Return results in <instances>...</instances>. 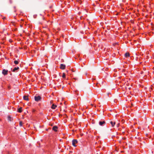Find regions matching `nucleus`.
<instances>
[{
    "label": "nucleus",
    "mask_w": 154,
    "mask_h": 154,
    "mask_svg": "<svg viewBox=\"0 0 154 154\" xmlns=\"http://www.w3.org/2000/svg\"><path fill=\"white\" fill-rule=\"evenodd\" d=\"M34 98L35 100L38 102L41 100V97L40 96H35Z\"/></svg>",
    "instance_id": "nucleus-1"
},
{
    "label": "nucleus",
    "mask_w": 154,
    "mask_h": 154,
    "mask_svg": "<svg viewBox=\"0 0 154 154\" xmlns=\"http://www.w3.org/2000/svg\"><path fill=\"white\" fill-rule=\"evenodd\" d=\"M78 143V141L77 140L75 139H74L72 141V145L74 146H76V144Z\"/></svg>",
    "instance_id": "nucleus-2"
},
{
    "label": "nucleus",
    "mask_w": 154,
    "mask_h": 154,
    "mask_svg": "<svg viewBox=\"0 0 154 154\" xmlns=\"http://www.w3.org/2000/svg\"><path fill=\"white\" fill-rule=\"evenodd\" d=\"M8 70H6L5 69H4L2 70V73L4 75H5L8 74Z\"/></svg>",
    "instance_id": "nucleus-3"
},
{
    "label": "nucleus",
    "mask_w": 154,
    "mask_h": 154,
    "mask_svg": "<svg viewBox=\"0 0 154 154\" xmlns=\"http://www.w3.org/2000/svg\"><path fill=\"white\" fill-rule=\"evenodd\" d=\"M109 124H110L113 127L116 124V122L114 121H111L109 122Z\"/></svg>",
    "instance_id": "nucleus-4"
},
{
    "label": "nucleus",
    "mask_w": 154,
    "mask_h": 154,
    "mask_svg": "<svg viewBox=\"0 0 154 154\" xmlns=\"http://www.w3.org/2000/svg\"><path fill=\"white\" fill-rule=\"evenodd\" d=\"M66 66L63 64H61L60 66V68L62 69H65Z\"/></svg>",
    "instance_id": "nucleus-5"
},
{
    "label": "nucleus",
    "mask_w": 154,
    "mask_h": 154,
    "mask_svg": "<svg viewBox=\"0 0 154 154\" xmlns=\"http://www.w3.org/2000/svg\"><path fill=\"white\" fill-rule=\"evenodd\" d=\"M105 124V122L104 121H100L99 124L100 125L103 126Z\"/></svg>",
    "instance_id": "nucleus-6"
},
{
    "label": "nucleus",
    "mask_w": 154,
    "mask_h": 154,
    "mask_svg": "<svg viewBox=\"0 0 154 154\" xmlns=\"http://www.w3.org/2000/svg\"><path fill=\"white\" fill-rule=\"evenodd\" d=\"M19 68L18 67H15L13 70H12V71L13 72H16V71L19 70Z\"/></svg>",
    "instance_id": "nucleus-7"
},
{
    "label": "nucleus",
    "mask_w": 154,
    "mask_h": 154,
    "mask_svg": "<svg viewBox=\"0 0 154 154\" xmlns=\"http://www.w3.org/2000/svg\"><path fill=\"white\" fill-rule=\"evenodd\" d=\"M58 128L56 126H54L52 128L53 130L54 131H57V129Z\"/></svg>",
    "instance_id": "nucleus-8"
},
{
    "label": "nucleus",
    "mask_w": 154,
    "mask_h": 154,
    "mask_svg": "<svg viewBox=\"0 0 154 154\" xmlns=\"http://www.w3.org/2000/svg\"><path fill=\"white\" fill-rule=\"evenodd\" d=\"M23 98L25 100L28 101L29 100V98L28 96H24L23 97Z\"/></svg>",
    "instance_id": "nucleus-9"
},
{
    "label": "nucleus",
    "mask_w": 154,
    "mask_h": 154,
    "mask_svg": "<svg viewBox=\"0 0 154 154\" xmlns=\"http://www.w3.org/2000/svg\"><path fill=\"white\" fill-rule=\"evenodd\" d=\"M125 57H128L130 56L129 53L127 52L125 54Z\"/></svg>",
    "instance_id": "nucleus-10"
},
{
    "label": "nucleus",
    "mask_w": 154,
    "mask_h": 154,
    "mask_svg": "<svg viewBox=\"0 0 154 154\" xmlns=\"http://www.w3.org/2000/svg\"><path fill=\"white\" fill-rule=\"evenodd\" d=\"M57 107V105H55L54 104L52 105L51 108L53 109H54Z\"/></svg>",
    "instance_id": "nucleus-11"
},
{
    "label": "nucleus",
    "mask_w": 154,
    "mask_h": 154,
    "mask_svg": "<svg viewBox=\"0 0 154 154\" xmlns=\"http://www.w3.org/2000/svg\"><path fill=\"white\" fill-rule=\"evenodd\" d=\"M18 112H22V108L20 107L18 109Z\"/></svg>",
    "instance_id": "nucleus-12"
},
{
    "label": "nucleus",
    "mask_w": 154,
    "mask_h": 154,
    "mask_svg": "<svg viewBox=\"0 0 154 154\" xmlns=\"http://www.w3.org/2000/svg\"><path fill=\"white\" fill-rule=\"evenodd\" d=\"M62 77L64 79L66 78V74L64 73H63L62 74Z\"/></svg>",
    "instance_id": "nucleus-13"
},
{
    "label": "nucleus",
    "mask_w": 154,
    "mask_h": 154,
    "mask_svg": "<svg viewBox=\"0 0 154 154\" xmlns=\"http://www.w3.org/2000/svg\"><path fill=\"white\" fill-rule=\"evenodd\" d=\"M14 63L15 64L17 65L19 63V62L18 60H15L14 61Z\"/></svg>",
    "instance_id": "nucleus-14"
},
{
    "label": "nucleus",
    "mask_w": 154,
    "mask_h": 154,
    "mask_svg": "<svg viewBox=\"0 0 154 154\" xmlns=\"http://www.w3.org/2000/svg\"><path fill=\"white\" fill-rule=\"evenodd\" d=\"M116 126H117V127H119V122L118 121V122H116Z\"/></svg>",
    "instance_id": "nucleus-15"
},
{
    "label": "nucleus",
    "mask_w": 154,
    "mask_h": 154,
    "mask_svg": "<svg viewBox=\"0 0 154 154\" xmlns=\"http://www.w3.org/2000/svg\"><path fill=\"white\" fill-rule=\"evenodd\" d=\"M22 124H23V122H21V121L20 122V123H19L20 126H22Z\"/></svg>",
    "instance_id": "nucleus-16"
},
{
    "label": "nucleus",
    "mask_w": 154,
    "mask_h": 154,
    "mask_svg": "<svg viewBox=\"0 0 154 154\" xmlns=\"http://www.w3.org/2000/svg\"><path fill=\"white\" fill-rule=\"evenodd\" d=\"M11 119V117L8 116V119H9V120L10 121H11V120H10Z\"/></svg>",
    "instance_id": "nucleus-17"
},
{
    "label": "nucleus",
    "mask_w": 154,
    "mask_h": 154,
    "mask_svg": "<svg viewBox=\"0 0 154 154\" xmlns=\"http://www.w3.org/2000/svg\"><path fill=\"white\" fill-rule=\"evenodd\" d=\"M75 79V80H76V79L75 78H73L72 79V81L74 82V81H73V79Z\"/></svg>",
    "instance_id": "nucleus-18"
},
{
    "label": "nucleus",
    "mask_w": 154,
    "mask_h": 154,
    "mask_svg": "<svg viewBox=\"0 0 154 154\" xmlns=\"http://www.w3.org/2000/svg\"><path fill=\"white\" fill-rule=\"evenodd\" d=\"M10 3H11V1H10Z\"/></svg>",
    "instance_id": "nucleus-19"
},
{
    "label": "nucleus",
    "mask_w": 154,
    "mask_h": 154,
    "mask_svg": "<svg viewBox=\"0 0 154 154\" xmlns=\"http://www.w3.org/2000/svg\"><path fill=\"white\" fill-rule=\"evenodd\" d=\"M65 102H64V104H65Z\"/></svg>",
    "instance_id": "nucleus-20"
}]
</instances>
